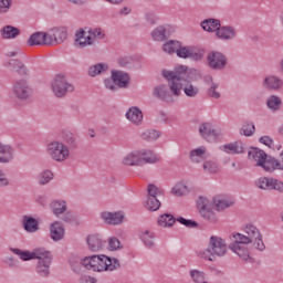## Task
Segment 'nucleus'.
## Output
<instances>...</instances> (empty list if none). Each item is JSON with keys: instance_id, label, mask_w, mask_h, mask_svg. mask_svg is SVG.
Listing matches in <instances>:
<instances>
[{"instance_id": "64", "label": "nucleus", "mask_w": 283, "mask_h": 283, "mask_svg": "<svg viewBox=\"0 0 283 283\" xmlns=\"http://www.w3.org/2000/svg\"><path fill=\"white\" fill-rule=\"evenodd\" d=\"M279 191L280 193H283V182L272 178V188L271 191Z\"/></svg>"}, {"instance_id": "1", "label": "nucleus", "mask_w": 283, "mask_h": 283, "mask_svg": "<svg viewBox=\"0 0 283 283\" xmlns=\"http://www.w3.org/2000/svg\"><path fill=\"white\" fill-rule=\"evenodd\" d=\"M163 76L168 82L172 96H180L182 91L188 98H196V96L200 94V88L198 86L187 82V71L174 72L164 70Z\"/></svg>"}, {"instance_id": "3", "label": "nucleus", "mask_w": 283, "mask_h": 283, "mask_svg": "<svg viewBox=\"0 0 283 283\" xmlns=\"http://www.w3.org/2000/svg\"><path fill=\"white\" fill-rule=\"evenodd\" d=\"M227 241L218 235H211L208 241V248L198 252V256L209 262H216L218 258H224L227 253Z\"/></svg>"}, {"instance_id": "27", "label": "nucleus", "mask_w": 283, "mask_h": 283, "mask_svg": "<svg viewBox=\"0 0 283 283\" xmlns=\"http://www.w3.org/2000/svg\"><path fill=\"white\" fill-rule=\"evenodd\" d=\"M126 118L133 123V125H140L143 123V112L134 106L127 111Z\"/></svg>"}, {"instance_id": "60", "label": "nucleus", "mask_w": 283, "mask_h": 283, "mask_svg": "<svg viewBox=\"0 0 283 283\" xmlns=\"http://www.w3.org/2000/svg\"><path fill=\"white\" fill-rule=\"evenodd\" d=\"M64 142L69 145L72 149L76 148V137L74 134L69 133L64 136Z\"/></svg>"}, {"instance_id": "49", "label": "nucleus", "mask_w": 283, "mask_h": 283, "mask_svg": "<svg viewBox=\"0 0 283 283\" xmlns=\"http://www.w3.org/2000/svg\"><path fill=\"white\" fill-rule=\"evenodd\" d=\"M140 138H143V140H158L160 138V132L147 129L142 133Z\"/></svg>"}, {"instance_id": "9", "label": "nucleus", "mask_w": 283, "mask_h": 283, "mask_svg": "<svg viewBox=\"0 0 283 283\" xmlns=\"http://www.w3.org/2000/svg\"><path fill=\"white\" fill-rule=\"evenodd\" d=\"M207 63L211 70H224L227 67V55L220 51H210L207 55Z\"/></svg>"}, {"instance_id": "44", "label": "nucleus", "mask_w": 283, "mask_h": 283, "mask_svg": "<svg viewBox=\"0 0 283 283\" xmlns=\"http://www.w3.org/2000/svg\"><path fill=\"white\" fill-rule=\"evenodd\" d=\"M205 154H207L206 148H196L190 151V160L192 163H202L205 160Z\"/></svg>"}, {"instance_id": "7", "label": "nucleus", "mask_w": 283, "mask_h": 283, "mask_svg": "<svg viewBox=\"0 0 283 283\" xmlns=\"http://www.w3.org/2000/svg\"><path fill=\"white\" fill-rule=\"evenodd\" d=\"M243 233H235L232 235L233 240H238V242H242L243 244H253V240H258V238H262V233L260 229L253 224H247L243 229Z\"/></svg>"}, {"instance_id": "46", "label": "nucleus", "mask_w": 283, "mask_h": 283, "mask_svg": "<svg viewBox=\"0 0 283 283\" xmlns=\"http://www.w3.org/2000/svg\"><path fill=\"white\" fill-rule=\"evenodd\" d=\"M107 64L98 63L88 69V76H98V74H103V72H107Z\"/></svg>"}, {"instance_id": "11", "label": "nucleus", "mask_w": 283, "mask_h": 283, "mask_svg": "<svg viewBox=\"0 0 283 283\" xmlns=\"http://www.w3.org/2000/svg\"><path fill=\"white\" fill-rule=\"evenodd\" d=\"M199 134L208 143H216L218 140V132L213 129L211 123L206 122L199 126Z\"/></svg>"}, {"instance_id": "38", "label": "nucleus", "mask_w": 283, "mask_h": 283, "mask_svg": "<svg viewBox=\"0 0 283 283\" xmlns=\"http://www.w3.org/2000/svg\"><path fill=\"white\" fill-rule=\"evenodd\" d=\"M213 205L217 211H224V209H229V207H233V201L222 197H216L213 199Z\"/></svg>"}, {"instance_id": "63", "label": "nucleus", "mask_w": 283, "mask_h": 283, "mask_svg": "<svg viewBox=\"0 0 283 283\" xmlns=\"http://www.w3.org/2000/svg\"><path fill=\"white\" fill-rule=\"evenodd\" d=\"M160 196V191L158 190V187L156 185H148V198H158Z\"/></svg>"}, {"instance_id": "29", "label": "nucleus", "mask_w": 283, "mask_h": 283, "mask_svg": "<svg viewBox=\"0 0 283 283\" xmlns=\"http://www.w3.org/2000/svg\"><path fill=\"white\" fill-rule=\"evenodd\" d=\"M222 151L226 154H244V144L242 142H235L231 144H226L221 147Z\"/></svg>"}, {"instance_id": "16", "label": "nucleus", "mask_w": 283, "mask_h": 283, "mask_svg": "<svg viewBox=\"0 0 283 283\" xmlns=\"http://www.w3.org/2000/svg\"><path fill=\"white\" fill-rule=\"evenodd\" d=\"M49 39L51 40L50 45H60L65 39H67V32L63 29H53L49 33Z\"/></svg>"}, {"instance_id": "48", "label": "nucleus", "mask_w": 283, "mask_h": 283, "mask_svg": "<svg viewBox=\"0 0 283 283\" xmlns=\"http://www.w3.org/2000/svg\"><path fill=\"white\" fill-rule=\"evenodd\" d=\"M151 36L155 41L163 42L167 39V30L165 27H157L153 32Z\"/></svg>"}, {"instance_id": "43", "label": "nucleus", "mask_w": 283, "mask_h": 283, "mask_svg": "<svg viewBox=\"0 0 283 283\" xmlns=\"http://www.w3.org/2000/svg\"><path fill=\"white\" fill-rule=\"evenodd\" d=\"M266 105L271 112H277L282 107V99L276 95H271L266 101Z\"/></svg>"}, {"instance_id": "53", "label": "nucleus", "mask_w": 283, "mask_h": 283, "mask_svg": "<svg viewBox=\"0 0 283 283\" xmlns=\"http://www.w3.org/2000/svg\"><path fill=\"white\" fill-rule=\"evenodd\" d=\"M241 134L243 136H253L255 134V125L253 123H245L241 127Z\"/></svg>"}, {"instance_id": "54", "label": "nucleus", "mask_w": 283, "mask_h": 283, "mask_svg": "<svg viewBox=\"0 0 283 283\" xmlns=\"http://www.w3.org/2000/svg\"><path fill=\"white\" fill-rule=\"evenodd\" d=\"M108 249L109 251H118V249H123V244L120 243V240L116 237H111L108 239Z\"/></svg>"}, {"instance_id": "35", "label": "nucleus", "mask_w": 283, "mask_h": 283, "mask_svg": "<svg viewBox=\"0 0 283 283\" xmlns=\"http://www.w3.org/2000/svg\"><path fill=\"white\" fill-rule=\"evenodd\" d=\"M70 264L74 273H81V271H83V268H85V259H81L77 255H72L70 258Z\"/></svg>"}, {"instance_id": "20", "label": "nucleus", "mask_w": 283, "mask_h": 283, "mask_svg": "<svg viewBox=\"0 0 283 283\" xmlns=\"http://www.w3.org/2000/svg\"><path fill=\"white\" fill-rule=\"evenodd\" d=\"M153 94L156 98H159V101H164V103H174V96L170 95L165 85L156 86Z\"/></svg>"}, {"instance_id": "59", "label": "nucleus", "mask_w": 283, "mask_h": 283, "mask_svg": "<svg viewBox=\"0 0 283 283\" xmlns=\"http://www.w3.org/2000/svg\"><path fill=\"white\" fill-rule=\"evenodd\" d=\"M12 7V0H0V14H6Z\"/></svg>"}, {"instance_id": "42", "label": "nucleus", "mask_w": 283, "mask_h": 283, "mask_svg": "<svg viewBox=\"0 0 283 283\" xmlns=\"http://www.w3.org/2000/svg\"><path fill=\"white\" fill-rule=\"evenodd\" d=\"M144 207L147 211H158L160 209V200L156 197H147Z\"/></svg>"}, {"instance_id": "23", "label": "nucleus", "mask_w": 283, "mask_h": 283, "mask_svg": "<svg viewBox=\"0 0 283 283\" xmlns=\"http://www.w3.org/2000/svg\"><path fill=\"white\" fill-rule=\"evenodd\" d=\"M22 226L28 233H36L39 231V221L30 216L22 217Z\"/></svg>"}, {"instance_id": "6", "label": "nucleus", "mask_w": 283, "mask_h": 283, "mask_svg": "<svg viewBox=\"0 0 283 283\" xmlns=\"http://www.w3.org/2000/svg\"><path fill=\"white\" fill-rule=\"evenodd\" d=\"M51 88L56 98H64L67 94L74 92L72 83L67 82V78L63 75H56L51 83Z\"/></svg>"}, {"instance_id": "15", "label": "nucleus", "mask_w": 283, "mask_h": 283, "mask_svg": "<svg viewBox=\"0 0 283 283\" xmlns=\"http://www.w3.org/2000/svg\"><path fill=\"white\" fill-rule=\"evenodd\" d=\"M123 165L126 167H143V159L140 158V150L128 153L124 159Z\"/></svg>"}, {"instance_id": "37", "label": "nucleus", "mask_w": 283, "mask_h": 283, "mask_svg": "<svg viewBox=\"0 0 283 283\" xmlns=\"http://www.w3.org/2000/svg\"><path fill=\"white\" fill-rule=\"evenodd\" d=\"M19 34H21V31L12 25H7L1 29L2 39H17Z\"/></svg>"}, {"instance_id": "25", "label": "nucleus", "mask_w": 283, "mask_h": 283, "mask_svg": "<svg viewBox=\"0 0 283 283\" xmlns=\"http://www.w3.org/2000/svg\"><path fill=\"white\" fill-rule=\"evenodd\" d=\"M50 209L53 216L61 218L67 211V203L63 200H53L50 203Z\"/></svg>"}, {"instance_id": "58", "label": "nucleus", "mask_w": 283, "mask_h": 283, "mask_svg": "<svg viewBox=\"0 0 283 283\" xmlns=\"http://www.w3.org/2000/svg\"><path fill=\"white\" fill-rule=\"evenodd\" d=\"M197 207L199 211H202L205 209L211 208V203H209V199H207V197H199L197 200Z\"/></svg>"}, {"instance_id": "31", "label": "nucleus", "mask_w": 283, "mask_h": 283, "mask_svg": "<svg viewBox=\"0 0 283 283\" xmlns=\"http://www.w3.org/2000/svg\"><path fill=\"white\" fill-rule=\"evenodd\" d=\"M220 20L218 19H207L201 22V28L205 32H216V34L220 30Z\"/></svg>"}, {"instance_id": "5", "label": "nucleus", "mask_w": 283, "mask_h": 283, "mask_svg": "<svg viewBox=\"0 0 283 283\" xmlns=\"http://www.w3.org/2000/svg\"><path fill=\"white\" fill-rule=\"evenodd\" d=\"M46 153L56 163H65L70 158V148L61 142H51L48 144Z\"/></svg>"}, {"instance_id": "10", "label": "nucleus", "mask_w": 283, "mask_h": 283, "mask_svg": "<svg viewBox=\"0 0 283 283\" xmlns=\"http://www.w3.org/2000/svg\"><path fill=\"white\" fill-rule=\"evenodd\" d=\"M249 160H252V163H256V167H262V169H266V160H269V157L264 150H261L259 148H252L248 153Z\"/></svg>"}, {"instance_id": "18", "label": "nucleus", "mask_w": 283, "mask_h": 283, "mask_svg": "<svg viewBox=\"0 0 283 283\" xmlns=\"http://www.w3.org/2000/svg\"><path fill=\"white\" fill-rule=\"evenodd\" d=\"M101 216L106 224H112L114 227H116V224H123L125 218L120 212H103Z\"/></svg>"}, {"instance_id": "36", "label": "nucleus", "mask_w": 283, "mask_h": 283, "mask_svg": "<svg viewBox=\"0 0 283 283\" xmlns=\"http://www.w3.org/2000/svg\"><path fill=\"white\" fill-rule=\"evenodd\" d=\"M205 174H218L220 171V165L216 159H207L202 165Z\"/></svg>"}, {"instance_id": "21", "label": "nucleus", "mask_w": 283, "mask_h": 283, "mask_svg": "<svg viewBox=\"0 0 283 283\" xmlns=\"http://www.w3.org/2000/svg\"><path fill=\"white\" fill-rule=\"evenodd\" d=\"M14 158V148L10 145L0 143V163L8 164Z\"/></svg>"}, {"instance_id": "2", "label": "nucleus", "mask_w": 283, "mask_h": 283, "mask_svg": "<svg viewBox=\"0 0 283 283\" xmlns=\"http://www.w3.org/2000/svg\"><path fill=\"white\" fill-rule=\"evenodd\" d=\"M84 269L97 272L116 271V269H120V261H118V259H112L105 254L85 256Z\"/></svg>"}, {"instance_id": "14", "label": "nucleus", "mask_w": 283, "mask_h": 283, "mask_svg": "<svg viewBox=\"0 0 283 283\" xmlns=\"http://www.w3.org/2000/svg\"><path fill=\"white\" fill-rule=\"evenodd\" d=\"M50 43L51 40L45 32H35L31 34L28 40V45H30V48H34V45H50Z\"/></svg>"}, {"instance_id": "56", "label": "nucleus", "mask_w": 283, "mask_h": 283, "mask_svg": "<svg viewBox=\"0 0 283 283\" xmlns=\"http://www.w3.org/2000/svg\"><path fill=\"white\" fill-rule=\"evenodd\" d=\"M177 222L180 224H184V227H187L188 229H197L198 222L191 220V219H185L184 217H179L176 219Z\"/></svg>"}, {"instance_id": "62", "label": "nucleus", "mask_w": 283, "mask_h": 283, "mask_svg": "<svg viewBox=\"0 0 283 283\" xmlns=\"http://www.w3.org/2000/svg\"><path fill=\"white\" fill-rule=\"evenodd\" d=\"M62 222H66L67 224H72V222H76L74 214L71 211H65L64 216H60Z\"/></svg>"}, {"instance_id": "57", "label": "nucleus", "mask_w": 283, "mask_h": 283, "mask_svg": "<svg viewBox=\"0 0 283 283\" xmlns=\"http://www.w3.org/2000/svg\"><path fill=\"white\" fill-rule=\"evenodd\" d=\"M190 51L191 48L182 46V43H180L176 54L179 59H189Z\"/></svg>"}, {"instance_id": "32", "label": "nucleus", "mask_w": 283, "mask_h": 283, "mask_svg": "<svg viewBox=\"0 0 283 283\" xmlns=\"http://www.w3.org/2000/svg\"><path fill=\"white\" fill-rule=\"evenodd\" d=\"M52 265V261H38L36 264V273L40 277H48L50 275V266Z\"/></svg>"}, {"instance_id": "26", "label": "nucleus", "mask_w": 283, "mask_h": 283, "mask_svg": "<svg viewBox=\"0 0 283 283\" xmlns=\"http://www.w3.org/2000/svg\"><path fill=\"white\" fill-rule=\"evenodd\" d=\"M86 242L88 244L90 251L93 252L101 251V249L105 247V242H103V239H101L98 234L88 235Z\"/></svg>"}, {"instance_id": "8", "label": "nucleus", "mask_w": 283, "mask_h": 283, "mask_svg": "<svg viewBox=\"0 0 283 283\" xmlns=\"http://www.w3.org/2000/svg\"><path fill=\"white\" fill-rule=\"evenodd\" d=\"M32 92V86L27 80H18L13 83L12 93L19 101H28Z\"/></svg>"}, {"instance_id": "39", "label": "nucleus", "mask_w": 283, "mask_h": 283, "mask_svg": "<svg viewBox=\"0 0 283 283\" xmlns=\"http://www.w3.org/2000/svg\"><path fill=\"white\" fill-rule=\"evenodd\" d=\"M158 226L164 228L174 227L176 224V219L172 217V214L164 213L159 216L158 218Z\"/></svg>"}, {"instance_id": "22", "label": "nucleus", "mask_w": 283, "mask_h": 283, "mask_svg": "<svg viewBox=\"0 0 283 283\" xmlns=\"http://www.w3.org/2000/svg\"><path fill=\"white\" fill-rule=\"evenodd\" d=\"M139 156L142 158V166L143 165H156L160 163V158L154 154L151 150H139Z\"/></svg>"}, {"instance_id": "50", "label": "nucleus", "mask_w": 283, "mask_h": 283, "mask_svg": "<svg viewBox=\"0 0 283 283\" xmlns=\"http://www.w3.org/2000/svg\"><path fill=\"white\" fill-rule=\"evenodd\" d=\"M200 216L205 218V220H208V222H218V219L216 218V213L211 211V208H206L203 210L199 211Z\"/></svg>"}, {"instance_id": "19", "label": "nucleus", "mask_w": 283, "mask_h": 283, "mask_svg": "<svg viewBox=\"0 0 283 283\" xmlns=\"http://www.w3.org/2000/svg\"><path fill=\"white\" fill-rule=\"evenodd\" d=\"M112 78L118 87H129V74L123 71H112Z\"/></svg>"}, {"instance_id": "12", "label": "nucleus", "mask_w": 283, "mask_h": 283, "mask_svg": "<svg viewBox=\"0 0 283 283\" xmlns=\"http://www.w3.org/2000/svg\"><path fill=\"white\" fill-rule=\"evenodd\" d=\"M6 67H9L12 72H15V74H19V76H30V69L20 60H10L6 64Z\"/></svg>"}, {"instance_id": "45", "label": "nucleus", "mask_w": 283, "mask_h": 283, "mask_svg": "<svg viewBox=\"0 0 283 283\" xmlns=\"http://www.w3.org/2000/svg\"><path fill=\"white\" fill-rule=\"evenodd\" d=\"M140 240L148 249H151V247H154V233L151 231L143 230L140 232Z\"/></svg>"}, {"instance_id": "61", "label": "nucleus", "mask_w": 283, "mask_h": 283, "mask_svg": "<svg viewBox=\"0 0 283 283\" xmlns=\"http://www.w3.org/2000/svg\"><path fill=\"white\" fill-rule=\"evenodd\" d=\"M104 85L106 90H111V92H116V90H118L116 81H114V77L104 80Z\"/></svg>"}, {"instance_id": "28", "label": "nucleus", "mask_w": 283, "mask_h": 283, "mask_svg": "<svg viewBox=\"0 0 283 283\" xmlns=\"http://www.w3.org/2000/svg\"><path fill=\"white\" fill-rule=\"evenodd\" d=\"M282 80L275 75H269L263 81V87H265V90L277 91L280 87H282Z\"/></svg>"}, {"instance_id": "52", "label": "nucleus", "mask_w": 283, "mask_h": 283, "mask_svg": "<svg viewBox=\"0 0 283 283\" xmlns=\"http://www.w3.org/2000/svg\"><path fill=\"white\" fill-rule=\"evenodd\" d=\"M54 174L51 170H44L40 174L39 182L40 185H48L50 180H53Z\"/></svg>"}, {"instance_id": "55", "label": "nucleus", "mask_w": 283, "mask_h": 283, "mask_svg": "<svg viewBox=\"0 0 283 283\" xmlns=\"http://www.w3.org/2000/svg\"><path fill=\"white\" fill-rule=\"evenodd\" d=\"M218 87H220L218 83H212L211 86H208L207 94L210 96V98H220V92H218Z\"/></svg>"}, {"instance_id": "17", "label": "nucleus", "mask_w": 283, "mask_h": 283, "mask_svg": "<svg viewBox=\"0 0 283 283\" xmlns=\"http://www.w3.org/2000/svg\"><path fill=\"white\" fill-rule=\"evenodd\" d=\"M238 32L235 31V28L231 25L227 27H219V30L217 31L216 35L221 39L222 41H231L235 39Z\"/></svg>"}, {"instance_id": "30", "label": "nucleus", "mask_w": 283, "mask_h": 283, "mask_svg": "<svg viewBox=\"0 0 283 283\" xmlns=\"http://www.w3.org/2000/svg\"><path fill=\"white\" fill-rule=\"evenodd\" d=\"M283 171V158L276 159L275 157H268L264 171Z\"/></svg>"}, {"instance_id": "13", "label": "nucleus", "mask_w": 283, "mask_h": 283, "mask_svg": "<svg viewBox=\"0 0 283 283\" xmlns=\"http://www.w3.org/2000/svg\"><path fill=\"white\" fill-rule=\"evenodd\" d=\"M245 244H249V243H242L238 241V239H233V242L229 245L231 251H233V253L239 255V258L244 262H247V260H250L249 249L247 248Z\"/></svg>"}, {"instance_id": "34", "label": "nucleus", "mask_w": 283, "mask_h": 283, "mask_svg": "<svg viewBox=\"0 0 283 283\" xmlns=\"http://www.w3.org/2000/svg\"><path fill=\"white\" fill-rule=\"evenodd\" d=\"M33 260H39V262L52 261V253L44 248L34 249Z\"/></svg>"}, {"instance_id": "24", "label": "nucleus", "mask_w": 283, "mask_h": 283, "mask_svg": "<svg viewBox=\"0 0 283 283\" xmlns=\"http://www.w3.org/2000/svg\"><path fill=\"white\" fill-rule=\"evenodd\" d=\"M50 231H51V238L55 242H59V240H63L65 235V228H63V224H61V222L59 221H55L51 224Z\"/></svg>"}, {"instance_id": "40", "label": "nucleus", "mask_w": 283, "mask_h": 283, "mask_svg": "<svg viewBox=\"0 0 283 283\" xmlns=\"http://www.w3.org/2000/svg\"><path fill=\"white\" fill-rule=\"evenodd\" d=\"M178 48H180V41L170 40L163 45V51L166 54H176L178 52Z\"/></svg>"}, {"instance_id": "33", "label": "nucleus", "mask_w": 283, "mask_h": 283, "mask_svg": "<svg viewBox=\"0 0 283 283\" xmlns=\"http://www.w3.org/2000/svg\"><path fill=\"white\" fill-rule=\"evenodd\" d=\"M255 187L262 191H271L273 185V178L271 177H261L254 181Z\"/></svg>"}, {"instance_id": "51", "label": "nucleus", "mask_w": 283, "mask_h": 283, "mask_svg": "<svg viewBox=\"0 0 283 283\" xmlns=\"http://www.w3.org/2000/svg\"><path fill=\"white\" fill-rule=\"evenodd\" d=\"M202 56H205V50L190 48L189 59L193 61H202Z\"/></svg>"}, {"instance_id": "41", "label": "nucleus", "mask_w": 283, "mask_h": 283, "mask_svg": "<svg viewBox=\"0 0 283 283\" xmlns=\"http://www.w3.org/2000/svg\"><path fill=\"white\" fill-rule=\"evenodd\" d=\"M10 251L14 253V255H19L20 260L28 262V260H34V250L30 251H22L18 248H10Z\"/></svg>"}, {"instance_id": "4", "label": "nucleus", "mask_w": 283, "mask_h": 283, "mask_svg": "<svg viewBox=\"0 0 283 283\" xmlns=\"http://www.w3.org/2000/svg\"><path fill=\"white\" fill-rule=\"evenodd\" d=\"M105 39V32L101 28H95V29H81L76 34H75V42L74 45L75 48H87L90 45H94V42L96 40H103Z\"/></svg>"}, {"instance_id": "47", "label": "nucleus", "mask_w": 283, "mask_h": 283, "mask_svg": "<svg viewBox=\"0 0 283 283\" xmlns=\"http://www.w3.org/2000/svg\"><path fill=\"white\" fill-rule=\"evenodd\" d=\"M172 196H187L189 193V186L186 185L185 182H179L177 184L172 190H171Z\"/></svg>"}]
</instances>
